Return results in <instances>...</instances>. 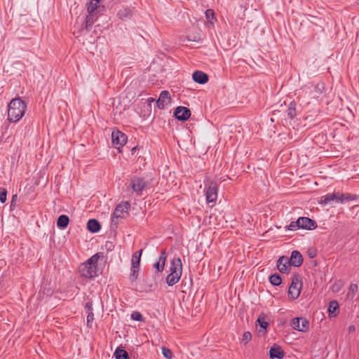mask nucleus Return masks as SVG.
Segmentation results:
<instances>
[{
	"label": "nucleus",
	"instance_id": "obj_1",
	"mask_svg": "<svg viewBox=\"0 0 359 359\" xmlns=\"http://www.w3.org/2000/svg\"><path fill=\"white\" fill-rule=\"evenodd\" d=\"M26 104L20 98L11 100L8 106V120L10 122H17L22 118L26 110Z\"/></svg>",
	"mask_w": 359,
	"mask_h": 359
},
{
	"label": "nucleus",
	"instance_id": "obj_2",
	"mask_svg": "<svg viewBox=\"0 0 359 359\" xmlns=\"http://www.w3.org/2000/svg\"><path fill=\"white\" fill-rule=\"evenodd\" d=\"M302 287L301 276L299 273H294L292 277V283L289 287L288 295L292 299L299 297Z\"/></svg>",
	"mask_w": 359,
	"mask_h": 359
},
{
	"label": "nucleus",
	"instance_id": "obj_3",
	"mask_svg": "<svg viewBox=\"0 0 359 359\" xmlns=\"http://www.w3.org/2000/svg\"><path fill=\"white\" fill-rule=\"evenodd\" d=\"M150 186L151 182L143 177L134 176L130 179V187L137 196H142V191Z\"/></svg>",
	"mask_w": 359,
	"mask_h": 359
},
{
	"label": "nucleus",
	"instance_id": "obj_4",
	"mask_svg": "<svg viewBox=\"0 0 359 359\" xmlns=\"http://www.w3.org/2000/svg\"><path fill=\"white\" fill-rule=\"evenodd\" d=\"M130 208V204L129 202H122L119 203L115 208L111 219V226H114L115 227H117V225L118 224V219L123 218V214L124 212H127L128 210Z\"/></svg>",
	"mask_w": 359,
	"mask_h": 359
},
{
	"label": "nucleus",
	"instance_id": "obj_5",
	"mask_svg": "<svg viewBox=\"0 0 359 359\" xmlns=\"http://www.w3.org/2000/svg\"><path fill=\"white\" fill-rule=\"evenodd\" d=\"M205 185L206 187L205 196L207 202L208 203H215L217 198L218 187L217 183L210 180L205 182Z\"/></svg>",
	"mask_w": 359,
	"mask_h": 359
},
{
	"label": "nucleus",
	"instance_id": "obj_6",
	"mask_svg": "<svg viewBox=\"0 0 359 359\" xmlns=\"http://www.w3.org/2000/svg\"><path fill=\"white\" fill-rule=\"evenodd\" d=\"M128 137L126 135L118 130H113L111 133V141L113 145L119 149L127 142Z\"/></svg>",
	"mask_w": 359,
	"mask_h": 359
},
{
	"label": "nucleus",
	"instance_id": "obj_7",
	"mask_svg": "<svg viewBox=\"0 0 359 359\" xmlns=\"http://www.w3.org/2000/svg\"><path fill=\"white\" fill-rule=\"evenodd\" d=\"M81 276L92 278L97 276V271L95 266L88 265L86 262L81 264L79 268Z\"/></svg>",
	"mask_w": 359,
	"mask_h": 359
},
{
	"label": "nucleus",
	"instance_id": "obj_8",
	"mask_svg": "<svg viewBox=\"0 0 359 359\" xmlns=\"http://www.w3.org/2000/svg\"><path fill=\"white\" fill-rule=\"evenodd\" d=\"M99 4L100 2H96L93 0H90L89 3L87 4L88 14L86 17V22H93L94 20H96V19H94V16L97 14V10L100 8Z\"/></svg>",
	"mask_w": 359,
	"mask_h": 359
},
{
	"label": "nucleus",
	"instance_id": "obj_9",
	"mask_svg": "<svg viewBox=\"0 0 359 359\" xmlns=\"http://www.w3.org/2000/svg\"><path fill=\"white\" fill-rule=\"evenodd\" d=\"M291 326L299 332H306L309 328V323L306 318H294L292 320Z\"/></svg>",
	"mask_w": 359,
	"mask_h": 359
},
{
	"label": "nucleus",
	"instance_id": "obj_10",
	"mask_svg": "<svg viewBox=\"0 0 359 359\" xmlns=\"http://www.w3.org/2000/svg\"><path fill=\"white\" fill-rule=\"evenodd\" d=\"M291 266L292 265L290 264L289 258L286 256H281L277 260V269L282 273H289Z\"/></svg>",
	"mask_w": 359,
	"mask_h": 359
},
{
	"label": "nucleus",
	"instance_id": "obj_11",
	"mask_svg": "<svg viewBox=\"0 0 359 359\" xmlns=\"http://www.w3.org/2000/svg\"><path fill=\"white\" fill-rule=\"evenodd\" d=\"M174 115L180 121H185L191 116V111L185 107H177L174 111Z\"/></svg>",
	"mask_w": 359,
	"mask_h": 359
},
{
	"label": "nucleus",
	"instance_id": "obj_12",
	"mask_svg": "<svg viewBox=\"0 0 359 359\" xmlns=\"http://www.w3.org/2000/svg\"><path fill=\"white\" fill-rule=\"evenodd\" d=\"M298 224H299L300 229L306 230H313L317 227L316 221L306 217H299Z\"/></svg>",
	"mask_w": 359,
	"mask_h": 359
},
{
	"label": "nucleus",
	"instance_id": "obj_13",
	"mask_svg": "<svg viewBox=\"0 0 359 359\" xmlns=\"http://www.w3.org/2000/svg\"><path fill=\"white\" fill-rule=\"evenodd\" d=\"M170 93L168 90H163L159 95L158 99L156 100V105L158 109H163L165 106L170 102Z\"/></svg>",
	"mask_w": 359,
	"mask_h": 359
},
{
	"label": "nucleus",
	"instance_id": "obj_14",
	"mask_svg": "<svg viewBox=\"0 0 359 359\" xmlns=\"http://www.w3.org/2000/svg\"><path fill=\"white\" fill-rule=\"evenodd\" d=\"M167 259V252L165 249L161 250V254L158 257V260L154 264L158 272H162L165 267V264Z\"/></svg>",
	"mask_w": 359,
	"mask_h": 359
},
{
	"label": "nucleus",
	"instance_id": "obj_15",
	"mask_svg": "<svg viewBox=\"0 0 359 359\" xmlns=\"http://www.w3.org/2000/svg\"><path fill=\"white\" fill-rule=\"evenodd\" d=\"M289 260L293 266L299 267L303 263V257L299 251L294 250L292 252Z\"/></svg>",
	"mask_w": 359,
	"mask_h": 359
},
{
	"label": "nucleus",
	"instance_id": "obj_16",
	"mask_svg": "<svg viewBox=\"0 0 359 359\" xmlns=\"http://www.w3.org/2000/svg\"><path fill=\"white\" fill-rule=\"evenodd\" d=\"M192 79L196 83L199 84H204L208 81V74L198 70L193 73Z\"/></svg>",
	"mask_w": 359,
	"mask_h": 359
},
{
	"label": "nucleus",
	"instance_id": "obj_17",
	"mask_svg": "<svg viewBox=\"0 0 359 359\" xmlns=\"http://www.w3.org/2000/svg\"><path fill=\"white\" fill-rule=\"evenodd\" d=\"M170 271L171 273H179L182 274V264L180 257L173 258L170 262Z\"/></svg>",
	"mask_w": 359,
	"mask_h": 359
},
{
	"label": "nucleus",
	"instance_id": "obj_18",
	"mask_svg": "<svg viewBox=\"0 0 359 359\" xmlns=\"http://www.w3.org/2000/svg\"><path fill=\"white\" fill-rule=\"evenodd\" d=\"M285 355V353L283 350L279 346H274L271 347L269 350V356L270 358H278L282 359Z\"/></svg>",
	"mask_w": 359,
	"mask_h": 359
},
{
	"label": "nucleus",
	"instance_id": "obj_19",
	"mask_svg": "<svg viewBox=\"0 0 359 359\" xmlns=\"http://www.w3.org/2000/svg\"><path fill=\"white\" fill-rule=\"evenodd\" d=\"M32 34V31L24 25L18 28L16 31V36L19 39H28Z\"/></svg>",
	"mask_w": 359,
	"mask_h": 359
},
{
	"label": "nucleus",
	"instance_id": "obj_20",
	"mask_svg": "<svg viewBox=\"0 0 359 359\" xmlns=\"http://www.w3.org/2000/svg\"><path fill=\"white\" fill-rule=\"evenodd\" d=\"M87 229L92 233H97L101 229L100 222L95 219H90L87 223Z\"/></svg>",
	"mask_w": 359,
	"mask_h": 359
},
{
	"label": "nucleus",
	"instance_id": "obj_21",
	"mask_svg": "<svg viewBox=\"0 0 359 359\" xmlns=\"http://www.w3.org/2000/svg\"><path fill=\"white\" fill-rule=\"evenodd\" d=\"M181 276V273L170 272L166 277V283L169 286H172L180 280Z\"/></svg>",
	"mask_w": 359,
	"mask_h": 359
},
{
	"label": "nucleus",
	"instance_id": "obj_22",
	"mask_svg": "<svg viewBox=\"0 0 359 359\" xmlns=\"http://www.w3.org/2000/svg\"><path fill=\"white\" fill-rule=\"evenodd\" d=\"M339 304L337 301L332 300L329 303L328 313L330 317H334L339 313Z\"/></svg>",
	"mask_w": 359,
	"mask_h": 359
},
{
	"label": "nucleus",
	"instance_id": "obj_23",
	"mask_svg": "<svg viewBox=\"0 0 359 359\" xmlns=\"http://www.w3.org/2000/svg\"><path fill=\"white\" fill-rule=\"evenodd\" d=\"M69 222V219L68 216L65 215H61L59 216L57 220V226L58 228L61 229H65Z\"/></svg>",
	"mask_w": 359,
	"mask_h": 359
},
{
	"label": "nucleus",
	"instance_id": "obj_24",
	"mask_svg": "<svg viewBox=\"0 0 359 359\" xmlns=\"http://www.w3.org/2000/svg\"><path fill=\"white\" fill-rule=\"evenodd\" d=\"M93 28V24H74L73 34H76V31L78 30L79 32H88Z\"/></svg>",
	"mask_w": 359,
	"mask_h": 359
},
{
	"label": "nucleus",
	"instance_id": "obj_25",
	"mask_svg": "<svg viewBox=\"0 0 359 359\" xmlns=\"http://www.w3.org/2000/svg\"><path fill=\"white\" fill-rule=\"evenodd\" d=\"M116 359H129L128 353L123 348H117L114 353Z\"/></svg>",
	"mask_w": 359,
	"mask_h": 359
},
{
	"label": "nucleus",
	"instance_id": "obj_26",
	"mask_svg": "<svg viewBox=\"0 0 359 359\" xmlns=\"http://www.w3.org/2000/svg\"><path fill=\"white\" fill-rule=\"evenodd\" d=\"M297 104L294 102H291L287 110V116L290 118L292 119L297 116Z\"/></svg>",
	"mask_w": 359,
	"mask_h": 359
},
{
	"label": "nucleus",
	"instance_id": "obj_27",
	"mask_svg": "<svg viewBox=\"0 0 359 359\" xmlns=\"http://www.w3.org/2000/svg\"><path fill=\"white\" fill-rule=\"evenodd\" d=\"M100 255L102 256V253H96L94 255H93L90 258H89L86 262L88 265H90L91 266H95V268H97V262ZM96 270L97 271V269H96Z\"/></svg>",
	"mask_w": 359,
	"mask_h": 359
},
{
	"label": "nucleus",
	"instance_id": "obj_28",
	"mask_svg": "<svg viewBox=\"0 0 359 359\" xmlns=\"http://www.w3.org/2000/svg\"><path fill=\"white\" fill-rule=\"evenodd\" d=\"M269 282L271 285L278 286L282 283V278L280 275L275 273L269 276Z\"/></svg>",
	"mask_w": 359,
	"mask_h": 359
},
{
	"label": "nucleus",
	"instance_id": "obj_29",
	"mask_svg": "<svg viewBox=\"0 0 359 359\" xmlns=\"http://www.w3.org/2000/svg\"><path fill=\"white\" fill-rule=\"evenodd\" d=\"M341 196H343V193L335 192L330 194L331 201L342 203V200L341 198Z\"/></svg>",
	"mask_w": 359,
	"mask_h": 359
},
{
	"label": "nucleus",
	"instance_id": "obj_30",
	"mask_svg": "<svg viewBox=\"0 0 359 359\" xmlns=\"http://www.w3.org/2000/svg\"><path fill=\"white\" fill-rule=\"evenodd\" d=\"M205 18L207 20V22H212L215 18V12L212 9H207L205 12Z\"/></svg>",
	"mask_w": 359,
	"mask_h": 359
},
{
	"label": "nucleus",
	"instance_id": "obj_31",
	"mask_svg": "<svg viewBox=\"0 0 359 359\" xmlns=\"http://www.w3.org/2000/svg\"><path fill=\"white\" fill-rule=\"evenodd\" d=\"M131 318L135 321L144 322V318L143 316L142 315V313L137 311H133L131 313Z\"/></svg>",
	"mask_w": 359,
	"mask_h": 359
},
{
	"label": "nucleus",
	"instance_id": "obj_32",
	"mask_svg": "<svg viewBox=\"0 0 359 359\" xmlns=\"http://www.w3.org/2000/svg\"><path fill=\"white\" fill-rule=\"evenodd\" d=\"M342 200V203L348 201H354L357 198V196L355 195L351 194H343V196L341 197Z\"/></svg>",
	"mask_w": 359,
	"mask_h": 359
},
{
	"label": "nucleus",
	"instance_id": "obj_33",
	"mask_svg": "<svg viewBox=\"0 0 359 359\" xmlns=\"http://www.w3.org/2000/svg\"><path fill=\"white\" fill-rule=\"evenodd\" d=\"M131 264L133 268L140 267V255H137V253H135L131 259Z\"/></svg>",
	"mask_w": 359,
	"mask_h": 359
},
{
	"label": "nucleus",
	"instance_id": "obj_34",
	"mask_svg": "<svg viewBox=\"0 0 359 359\" xmlns=\"http://www.w3.org/2000/svg\"><path fill=\"white\" fill-rule=\"evenodd\" d=\"M257 321L259 326L264 330H266L269 325V323L265 320V316H259Z\"/></svg>",
	"mask_w": 359,
	"mask_h": 359
},
{
	"label": "nucleus",
	"instance_id": "obj_35",
	"mask_svg": "<svg viewBox=\"0 0 359 359\" xmlns=\"http://www.w3.org/2000/svg\"><path fill=\"white\" fill-rule=\"evenodd\" d=\"M140 267L133 268L131 267L130 279L132 281H135L137 279Z\"/></svg>",
	"mask_w": 359,
	"mask_h": 359
},
{
	"label": "nucleus",
	"instance_id": "obj_36",
	"mask_svg": "<svg viewBox=\"0 0 359 359\" xmlns=\"http://www.w3.org/2000/svg\"><path fill=\"white\" fill-rule=\"evenodd\" d=\"M162 353L165 358L171 359L173 357L172 352L166 347H162Z\"/></svg>",
	"mask_w": 359,
	"mask_h": 359
},
{
	"label": "nucleus",
	"instance_id": "obj_37",
	"mask_svg": "<svg viewBox=\"0 0 359 359\" xmlns=\"http://www.w3.org/2000/svg\"><path fill=\"white\" fill-rule=\"evenodd\" d=\"M331 202L330 194H327L320 198V204L325 205Z\"/></svg>",
	"mask_w": 359,
	"mask_h": 359
},
{
	"label": "nucleus",
	"instance_id": "obj_38",
	"mask_svg": "<svg viewBox=\"0 0 359 359\" xmlns=\"http://www.w3.org/2000/svg\"><path fill=\"white\" fill-rule=\"evenodd\" d=\"M7 190L5 188H0V202L4 203L6 201Z\"/></svg>",
	"mask_w": 359,
	"mask_h": 359
},
{
	"label": "nucleus",
	"instance_id": "obj_39",
	"mask_svg": "<svg viewBox=\"0 0 359 359\" xmlns=\"http://www.w3.org/2000/svg\"><path fill=\"white\" fill-rule=\"evenodd\" d=\"M287 229L290 231H296L299 228V224H298V219L295 222H291L290 224L287 226Z\"/></svg>",
	"mask_w": 359,
	"mask_h": 359
},
{
	"label": "nucleus",
	"instance_id": "obj_40",
	"mask_svg": "<svg viewBox=\"0 0 359 359\" xmlns=\"http://www.w3.org/2000/svg\"><path fill=\"white\" fill-rule=\"evenodd\" d=\"M252 339V334L250 332H245L243 334L242 341L247 344Z\"/></svg>",
	"mask_w": 359,
	"mask_h": 359
},
{
	"label": "nucleus",
	"instance_id": "obj_41",
	"mask_svg": "<svg viewBox=\"0 0 359 359\" xmlns=\"http://www.w3.org/2000/svg\"><path fill=\"white\" fill-rule=\"evenodd\" d=\"M93 320H94V313H93V312L90 311L87 315V326L89 327H91Z\"/></svg>",
	"mask_w": 359,
	"mask_h": 359
},
{
	"label": "nucleus",
	"instance_id": "obj_42",
	"mask_svg": "<svg viewBox=\"0 0 359 359\" xmlns=\"http://www.w3.org/2000/svg\"><path fill=\"white\" fill-rule=\"evenodd\" d=\"M85 309L87 311V313L92 311L93 312V304L91 302H88L85 304Z\"/></svg>",
	"mask_w": 359,
	"mask_h": 359
},
{
	"label": "nucleus",
	"instance_id": "obj_43",
	"mask_svg": "<svg viewBox=\"0 0 359 359\" xmlns=\"http://www.w3.org/2000/svg\"><path fill=\"white\" fill-rule=\"evenodd\" d=\"M17 199H18V196L16 194L13 195V197H12L11 203V207L13 205H14V203H15Z\"/></svg>",
	"mask_w": 359,
	"mask_h": 359
},
{
	"label": "nucleus",
	"instance_id": "obj_44",
	"mask_svg": "<svg viewBox=\"0 0 359 359\" xmlns=\"http://www.w3.org/2000/svg\"><path fill=\"white\" fill-rule=\"evenodd\" d=\"M124 13H121V12L119 13V15H124L126 17H127L128 15H130V11L127 10V9H125L123 11Z\"/></svg>",
	"mask_w": 359,
	"mask_h": 359
},
{
	"label": "nucleus",
	"instance_id": "obj_45",
	"mask_svg": "<svg viewBox=\"0 0 359 359\" xmlns=\"http://www.w3.org/2000/svg\"><path fill=\"white\" fill-rule=\"evenodd\" d=\"M350 289H351V290L352 292H355V291H356V290H357V289H358V286H357V285H356V284H352V285H351V286H350Z\"/></svg>",
	"mask_w": 359,
	"mask_h": 359
},
{
	"label": "nucleus",
	"instance_id": "obj_46",
	"mask_svg": "<svg viewBox=\"0 0 359 359\" xmlns=\"http://www.w3.org/2000/svg\"><path fill=\"white\" fill-rule=\"evenodd\" d=\"M112 246V243H106V247L109 250L111 248V247Z\"/></svg>",
	"mask_w": 359,
	"mask_h": 359
},
{
	"label": "nucleus",
	"instance_id": "obj_47",
	"mask_svg": "<svg viewBox=\"0 0 359 359\" xmlns=\"http://www.w3.org/2000/svg\"><path fill=\"white\" fill-rule=\"evenodd\" d=\"M135 253H137V255H140V257L141 258V255L142 253V249H140L139 251L136 252Z\"/></svg>",
	"mask_w": 359,
	"mask_h": 359
},
{
	"label": "nucleus",
	"instance_id": "obj_48",
	"mask_svg": "<svg viewBox=\"0 0 359 359\" xmlns=\"http://www.w3.org/2000/svg\"><path fill=\"white\" fill-rule=\"evenodd\" d=\"M136 149H137V147H133V148L131 149V152H132V154H135V150H136Z\"/></svg>",
	"mask_w": 359,
	"mask_h": 359
},
{
	"label": "nucleus",
	"instance_id": "obj_49",
	"mask_svg": "<svg viewBox=\"0 0 359 359\" xmlns=\"http://www.w3.org/2000/svg\"><path fill=\"white\" fill-rule=\"evenodd\" d=\"M154 100H154L153 97H149V98L148 99V101H149V102H154Z\"/></svg>",
	"mask_w": 359,
	"mask_h": 359
},
{
	"label": "nucleus",
	"instance_id": "obj_50",
	"mask_svg": "<svg viewBox=\"0 0 359 359\" xmlns=\"http://www.w3.org/2000/svg\"><path fill=\"white\" fill-rule=\"evenodd\" d=\"M353 21L355 20L357 22H359V19H358V18L356 17H354L353 19H352Z\"/></svg>",
	"mask_w": 359,
	"mask_h": 359
},
{
	"label": "nucleus",
	"instance_id": "obj_51",
	"mask_svg": "<svg viewBox=\"0 0 359 359\" xmlns=\"http://www.w3.org/2000/svg\"><path fill=\"white\" fill-rule=\"evenodd\" d=\"M349 330H354V326H350V327H349Z\"/></svg>",
	"mask_w": 359,
	"mask_h": 359
},
{
	"label": "nucleus",
	"instance_id": "obj_52",
	"mask_svg": "<svg viewBox=\"0 0 359 359\" xmlns=\"http://www.w3.org/2000/svg\"><path fill=\"white\" fill-rule=\"evenodd\" d=\"M189 41H196V39H191L190 38H189Z\"/></svg>",
	"mask_w": 359,
	"mask_h": 359
}]
</instances>
